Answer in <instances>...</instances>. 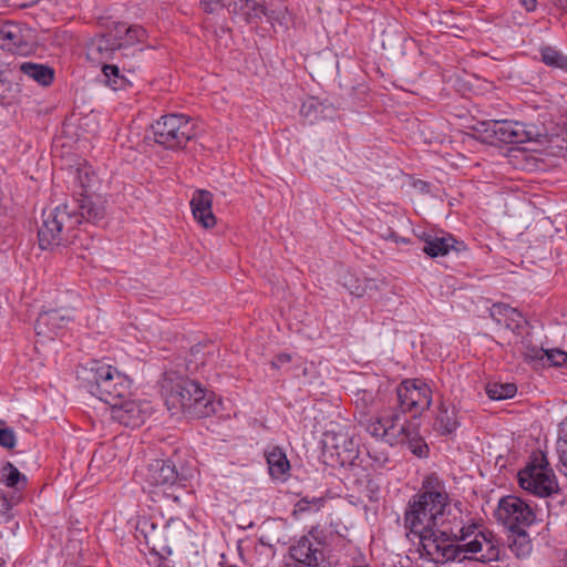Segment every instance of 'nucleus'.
<instances>
[{
	"mask_svg": "<svg viewBox=\"0 0 567 567\" xmlns=\"http://www.w3.org/2000/svg\"><path fill=\"white\" fill-rule=\"evenodd\" d=\"M86 372L85 381L90 393L106 404H114L130 395V380L116 368L102 362H93Z\"/></svg>",
	"mask_w": 567,
	"mask_h": 567,
	"instance_id": "nucleus-5",
	"label": "nucleus"
},
{
	"mask_svg": "<svg viewBox=\"0 0 567 567\" xmlns=\"http://www.w3.org/2000/svg\"><path fill=\"white\" fill-rule=\"evenodd\" d=\"M460 426L456 409L453 404L441 402L437 406L433 429L441 435H450Z\"/></svg>",
	"mask_w": 567,
	"mask_h": 567,
	"instance_id": "nucleus-19",
	"label": "nucleus"
},
{
	"mask_svg": "<svg viewBox=\"0 0 567 567\" xmlns=\"http://www.w3.org/2000/svg\"><path fill=\"white\" fill-rule=\"evenodd\" d=\"M291 360V357L287 353H280L278 354L272 361H271V365L275 368V369H278L281 364H285V363H288L290 362Z\"/></svg>",
	"mask_w": 567,
	"mask_h": 567,
	"instance_id": "nucleus-41",
	"label": "nucleus"
},
{
	"mask_svg": "<svg viewBox=\"0 0 567 567\" xmlns=\"http://www.w3.org/2000/svg\"><path fill=\"white\" fill-rule=\"evenodd\" d=\"M564 140L567 142V130L564 132Z\"/></svg>",
	"mask_w": 567,
	"mask_h": 567,
	"instance_id": "nucleus-45",
	"label": "nucleus"
},
{
	"mask_svg": "<svg viewBox=\"0 0 567 567\" xmlns=\"http://www.w3.org/2000/svg\"><path fill=\"white\" fill-rule=\"evenodd\" d=\"M73 175L74 184L81 189V195L87 194L95 187L99 182L92 166L86 162L79 164V166L74 169Z\"/></svg>",
	"mask_w": 567,
	"mask_h": 567,
	"instance_id": "nucleus-26",
	"label": "nucleus"
},
{
	"mask_svg": "<svg viewBox=\"0 0 567 567\" xmlns=\"http://www.w3.org/2000/svg\"><path fill=\"white\" fill-rule=\"evenodd\" d=\"M25 31L19 23L0 20V48L22 52L29 44Z\"/></svg>",
	"mask_w": 567,
	"mask_h": 567,
	"instance_id": "nucleus-15",
	"label": "nucleus"
},
{
	"mask_svg": "<svg viewBox=\"0 0 567 567\" xmlns=\"http://www.w3.org/2000/svg\"><path fill=\"white\" fill-rule=\"evenodd\" d=\"M213 195L208 190L198 189L193 194L190 207L194 218L206 229L216 225L212 210Z\"/></svg>",
	"mask_w": 567,
	"mask_h": 567,
	"instance_id": "nucleus-17",
	"label": "nucleus"
},
{
	"mask_svg": "<svg viewBox=\"0 0 567 567\" xmlns=\"http://www.w3.org/2000/svg\"><path fill=\"white\" fill-rule=\"evenodd\" d=\"M533 359H547L550 364L556 367L567 365V352L559 349L545 350L539 349L535 354L530 355Z\"/></svg>",
	"mask_w": 567,
	"mask_h": 567,
	"instance_id": "nucleus-34",
	"label": "nucleus"
},
{
	"mask_svg": "<svg viewBox=\"0 0 567 567\" xmlns=\"http://www.w3.org/2000/svg\"><path fill=\"white\" fill-rule=\"evenodd\" d=\"M513 535L509 537V549L518 558L523 559L532 554L533 546L532 540L525 529H516L512 532Z\"/></svg>",
	"mask_w": 567,
	"mask_h": 567,
	"instance_id": "nucleus-27",
	"label": "nucleus"
},
{
	"mask_svg": "<svg viewBox=\"0 0 567 567\" xmlns=\"http://www.w3.org/2000/svg\"><path fill=\"white\" fill-rule=\"evenodd\" d=\"M154 141L167 150L184 148L195 136V124L184 114H167L152 124Z\"/></svg>",
	"mask_w": 567,
	"mask_h": 567,
	"instance_id": "nucleus-8",
	"label": "nucleus"
},
{
	"mask_svg": "<svg viewBox=\"0 0 567 567\" xmlns=\"http://www.w3.org/2000/svg\"><path fill=\"white\" fill-rule=\"evenodd\" d=\"M486 126L485 132L494 136L497 141L507 144H522L532 138V133L526 130V125L516 121H489L483 123Z\"/></svg>",
	"mask_w": 567,
	"mask_h": 567,
	"instance_id": "nucleus-13",
	"label": "nucleus"
},
{
	"mask_svg": "<svg viewBox=\"0 0 567 567\" xmlns=\"http://www.w3.org/2000/svg\"><path fill=\"white\" fill-rule=\"evenodd\" d=\"M233 12L236 17L248 23L256 22L267 14L264 7L255 0H239L235 2Z\"/></svg>",
	"mask_w": 567,
	"mask_h": 567,
	"instance_id": "nucleus-25",
	"label": "nucleus"
},
{
	"mask_svg": "<svg viewBox=\"0 0 567 567\" xmlns=\"http://www.w3.org/2000/svg\"><path fill=\"white\" fill-rule=\"evenodd\" d=\"M19 70L42 85H49L53 81V71L47 65L31 62H23Z\"/></svg>",
	"mask_w": 567,
	"mask_h": 567,
	"instance_id": "nucleus-28",
	"label": "nucleus"
},
{
	"mask_svg": "<svg viewBox=\"0 0 567 567\" xmlns=\"http://www.w3.org/2000/svg\"><path fill=\"white\" fill-rule=\"evenodd\" d=\"M12 91L11 82L0 71V101H4Z\"/></svg>",
	"mask_w": 567,
	"mask_h": 567,
	"instance_id": "nucleus-38",
	"label": "nucleus"
},
{
	"mask_svg": "<svg viewBox=\"0 0 567 567\" xmlns=\"http://www.w3.org/2000/svg\"><path fill=\"white\" fill-rule=\"evenodd\" d=\"M225 0H200V7L205 12L213 13L223 8Z\"/></svg>",
	"mask_w": 567,
	"mask_h": 567,
	"instance_id": "nucleus-37",
	"label": "nucleus"
},
{
	"mask_svg": "<svg viewBox=\"0 0 567 567\" xmlns=\"http://www.w3.org/2000/svg\"><path fill=\"white\" fill-rule=\"evenodd\" d=\"M291 557L306 566L317 567L322 559L320 544L309 537H302L290 548Z\"/></svg>",
	"mask_w": 567,
	"mask_h": 567,
	"instance_id": "nucleus-18",
	"label": "nucleus"
},
{
	"mask_svg": "<svg viewBox=\"0 0 567 567\" xmlns=\"http://www.w3.org/2000/svg\"><path fill=\"white\" fill-rule=\"evenodd\" d=\"M148 526V522H143L142 524V527H141V530L144 533L145 532V527ZM150 526L152 527V532L151 534H146L145 533V539L147 543L150 542H154L156 539V533H155V525L153 523L150 524Z\"/></svg>",
	"mask_w": 567,
	"mask_h": 567,
	"instance_id": "nucleus-42",
	"label": "nucleus"
},
{
	"mask_svg": "<svg viewBox=\"0 0 567 567\" xmlns=\"http://www.w3.org/2000/svg\"><path fill=\"white\" fill-rule=\"evenodd\" d=\"M458 526L457 540L461 547V563L470 559L489 564L499 559V539L484 525L483 519L471 517L463 512L462 523Z\"/></svg>",
	"mask_w": 567,
	"mask_h": 567,
	"instance_id": "nucleus-4",
	"label": "nucleus"
},
{
	"mask_svg": "<svg viewBox=\"0 0 567 567\" xmlns=\"http://www.w3.org/2000/svg\"><path fill=\"white\" fill-rule=\"evenodd\" d=\"M463 504L452 502L445 484L435 474L426 475L421 489L409 502L404 526L419 539L442 525L458 526L463 518Z\"/></svg>",
	"mask_w": 567,
	"mask_h": 567,
	"instance_id": "nucleus-2",
	"label": "nucleus"
},
{
	"mask_svg": "<svg viewBox=\"0 0 567 567\" xmlns=\"http://www.w3.org/2000/svg\"><path fill=\"white\" fill-rule=\"evenodd\" d=\"M269 474L276 480H285L290 470L286 453L279 447H272L266 454Z\"/></svg>",
	"mask_w": 567,
	"mask_h": 567,
	"instance_id": "nucleus-23",
	"label": "nucleus"
},
{
	"mask_svg": "<svg viewBox=\"0 0 567 567\" xmlns=\"http://www.w3.org/2000/svg\"><path fill=\"white\" fill-rule=\"evenodd\" d=\"M143 475L150 487L185 486L189 477L188 473L178 472L175 464L165 460L150 463Z\"/></svg>",
	"mask_w": 567,
	"mask_h": 567,
	"instance_id": "nucleus-11",
	"label": "nucleus"
},
{
	"mask_svg": "<svg viewBox=\"0 0 567 567\" xmlns=\"http://www.w3.org/2000/svg\"><path fill=\"white\" fill-rule=\"evenodd\" d=\"M542 60L545 64L567 71V56L551 47L543 48Z\"/></svg>",
	"mask_w": 567,
	"mask_h": 567,
	"instance_id": "nucleus-32",
	"label": "nucleus"
},
{
	"mask_svg": "<svg viewBox=\"0 0 567 567\" xmlns=\"http://www.w3.org/2000/svg\"><path fill=\"white\" fill-rule=\"evenodd\" d=\"M1 482L8 487L20 489L25 486L27 478L12 463L8 462L1 468Z\"/></svg>",
	"mask_w": 567,
	"mask_h": 567,
	"instance_id": "nucleus-30",
	"label": "nucleus"
},
{
	"mask_svg": "<svg viewBox=\"0 0 567 567\" xmlns=\"http://www.w3.org/2000/svg\"><path fill=\"white\" fill-rule=\"evenodd\" d=\"M460 526L442 525L419 539L421 556L436 565L461 563Z\"/></svg>",
	"mask_w": 567,
	"mask_h": 567,
	"instance_id": "nucleus-7",
	"label": "nucleus"
},
{
	"mask_svg": "<svg viewBox=\"0 0 567 567\" xmlns=\"http://www.w3.org/2000/svg\"><path fill=\"white\" fill-rule=\"evenodd\" d=\"M73 319L72 315L68 310H48L39 315L34 329L37 334L45 336L51 338L52 333H55L59 329H62L69 324Z\"/></svg>",
	"mask_w": 567,
	"mask_h": 567,
	"instance_id": "nucleus-16",
	"label": "nucleus"
},
{
	"mask_svg": "<svg viewBox=\"0 0 567 567\" xmlns=\"http://www.w3.org/2000/svg\"><path fill=\"white\" fill-rule=\"evenodd\" d=\"M517 476L519 486L538 497H548L559 491L556 475L543 453L534 455Z\"/></svg>",
	"mask_w": 567,
	"mask_h": 567,
	"instance_id": "nucleus-9",
	"label": "nucleus"
},
{
	"mask_svg": "<svg viewBox=\"0 0 567 567\" xmlns=\"http://www.w3.org/2000/svg\"><path fill=\"white\" fill-rule=\"evenodd\" d=\"M341 285L354 297L361 298L369 291L378 290V284L374 279L360 277L351 271H346L341 276Z\"/></svg>",
	"mask_w": 567,
	"mask_h": 567,
	"instance_id": "nucleus-22",
	"label": "nucleus"
},
{
	"mask_svg": "<svg viewBox=\"0 0 567 567\" xmlns=\"http://www.w3.org/2000/svg\"><path fill=\"white\" fill-rule=\"evenodd\" d=\"M522 6L527 11H533L536 8L537 0H519Z\"/></svg>",
	"mask_w": 567,
	"mask_h": 567,
	"instance_id": "nucleus-44",
	"label": "nucleus"
},
{
	"mask_svg": "<svg viewBox=\"0 0 567 567\" xmlns=\"http://www.w3.org/2000/svg\"><path fill=\"white\" fill-rule=\"evenodd\" d=\"M104 75L110 80L111 78H118L120 70L116 65L104 64L102 68Z\"/></svg>",
	"mask_w": 567,
	"mask_h": 567,
	"instance_id": "nucleus-39",
	"label": "nucleus"
},
{
	"mask_svg": "<svg viewBox=\"0 0 567 567\" xmlns=\"http://www.w3.org/2000/svg\"><path fill=\"white\" fill-rule=\"evenodd\" d=\"M79 225L80 217L72 215L66 205L44 212L43 221L38 231L40 248L52 250L71 244L76 237L74 230Z\"/></svg>",
	"mask_w": 567,
	"mask_h": 567,
	"instance_id": "nucleus-6",
	"label": "nucleus"
},
{
	"mask_svg": "<svg viewBox=\"0 0 567 567\" xmlns=\"http://www.w3.org/2000/svg\"><path fill=\"white\" fill-rule=\"evenodd\" d=\"M124 47L114 30L110 33L100 34L93 38L87 44V58L93 62L102 63L112 58L114 51Z\"/></svg>",
	"mask_w": 567,
	"mask_h": 567,
	"instance_id": "nucleus-14",
	"label": "nucleus"
},
{
	"mask_svg": "<svg viewBox=\"0 0 567 567\" xmlns=\"http://www.w3.org/2000/svg\"><path fill=\"white\" fill-rule=\"evenodd\" d=\"M109 405L111 406L113 420L132 427L142 425L151 411L148 402H140L126 398Z\"/></svg>",
	"mask_w": 567,
	"mask_h": 567,
	"instance_id": "nucleus-12",
	"label": "nucleus"
},
{
	"mask_svg": "<svg viewBox=\"0 0 567 567\" xmlns=\"http://www.w3.org/2000/svg\"><path fill=\"white\" fill-rule=\"evenodd\" d=\"M423 251L430 257L446 256L455 248L456 240L446 234H427L423 238Z\"/></svg>",
	"mask_w": 567,
	"mask_h": 567,
	"instance_id": "nucleus-21",
	"label": "nucleus"
},
{
	"mask_svg": "<svg viewBox=\"0 0 567 567\" xmlns=\"http://www.w3.org/2000/svg\"><path fill=\"white\" fill-rule=\"evenodd\" d=\"M396 395L398 406L380 412L367 423L365 430L391 446L405 445L413 454L426 456L429 447L420 436L417 425L408 421L404 413L410 412L414 417L422 414L431 405L432 391L423 380L406 379L398 386Z\"/></svg>",
	"mask_w": 567,
	"mask_h": 567,
	"instance_id": "nucleus-1",
	"label": "nucleus"
},
{
	"mask_svg": "<svg viewBox=\"0 0 567 567\" xmlns=\"http://www.w3.org/2000/svg\"><path fill=\"white\" fill-rule=\"evenodd\" d=\"M323 504L324 499L322 497L305 496L295 504L292 514L297 516L305 513H316L323 507Z\"/></svg>",
	"mask_w": 567,
	"mask_h": 567,
	"instance_id": "nucleus-33",
	"label": "nucleus"
},
{
	"mask_svg": "<svg viewBox=\"0 0 567 567\" xmlns=\"http://www.w3.org/2000/svg\"><path fill=\"white\" fill-rule=\"evenodd\" d=\"M113 30L124 47L142 42L146 38V30L141 25L126 27L124 23H117Z\"/></svg>",
	"mask_w": 567,
	"mask_h": 567,
	"instance_id": "nucleus-29",
	"label": "nucleus"
},
{
	"mask_svg": "<svg viewBox=\"0 0 567 567\" xmlns=\"http://www.w3.org/2000/svg\"><path fill=\"white\" fill-rule=\"evenodd\" d=\"M162 390L165 404L172 415H184L190 419L209 417L218 411L220 405L213 392L204 389L198 382L174 372L165 373Z\"/></svg>",
	"mask_w": 567,
	"mask_h": 567,
	"instance_id": "nucleus-3",
	"label": "nucleus"
},
{
	"mask_svg": "<svg viewBox=\"0 0 567 567\" xmlns=\"http://www.w3.org/2000/svg\"><path fill=\"white\" fill-rule=\"evenodd\" d=\"M517 392L514 383H488L486 385V393L492 400H506L513 398Z\"/></svg>",
	"mask_w": 567,
	"mask_h": 567,
	"instance_id": "nucleus-31",
	"label": "nucleus"
},
{
	"mask_svg": "<svg viewBox=\"0 0 567 567\" xmlns=\"http://www.w3.org/2000/svg\"><path fill=\"white\" fill-rule=\"evenodd\" d=\"M4 423L0 421V446L12 449L16 445V435L12 429L2 427Z\"/></svg>",
	"mask_w": 567,
	"mask_h": 567,
	"instance_id": "nucleus-36",
	"label": "nucleus"
},
{
	"mask_svg": "<svg viewBox=\"0 0 567 567\" xmlns=\"http://www.w3.org/2000/svg\"><path fill=\"white\" fill-rule=\"evenodd\" d=\"M319 109L320 104L315 99H308L301 104L300 114L303 117L313 121L318 117Z\"/></svg>",
	"mask_w": 567,
	"mask_h": 567,
	"instance_id": "nucleus-35",
	"label": "nucleus"
},
{
	"mask_svg": "<svg viewBox=\"0 0 567 567\" xmlns=\"http://www.w3.org/2000/svg\"><path fill=\"white\" fill-rule=\"evenodd\" d=\"M495 517L511 532H516V529H525L530 526L536 519V514L532 506L520 497L507 495L499 499Z\"/></svg>",
	"mask_w": 567,
	"mask_h": 567,
	"instance_id": "nucleus-10",
	"label": "nucleus"
},
{
	"mask_svg": "<svg viewBox=\"0 0 567 567\" xmlns=\"http://www.w3.org/2000/svg\"><path fill=\"white\" fill-rule=\"evenodd\" d=\"M491 316L498 324L512 330L519 327L523 320V316L516 309L504 303L493 305Z\"/></svg>",
	"mask_w": 567,
	"mask_h": 567,
	"instance_id": "nucleus-24",
	"label": "nucleus"
},
{
	"mask_svg": "<svg viewBox=\"0 0 567 567\" xmlns=\"http://www.w3.org/2000/svg\"><path fill=\"white\" fill-rule=\"evenodd\" d=\"M13 506V502L8 499L6 496H2V503L0 507L1 515L6 516L7 519H10V511Z\"/></svg>",
	"mask_w": 567,
	"mask_h": 567,
	"instance_id": "nucleus-40",
	"label": "nucleus"
},
{
	"mask_svg": "<svg viewBox=\"0 0 567 567\" xmlns=\"http://www.w3.org/2000/svg\"><path fill=\"white\" fill-rule=\"evenodd\" d=\"M82 198L79 200V212H72V215L80 217V224L82 219L90 223H99L105 215L104 203L100 198H94L87 194H82Z\"/></svg>",
	"mask_w": 567,
	"mask_h": 567,
	"instance_id": "nucleus-20",
	"label": "nucleus"
},
{
	"mask_svg": "<svg viewBox=\"0 0 567 567\" xmlns=\"http://www.w3.org/2000/svg\"><path fill=\"white\" fill-rule=\"evenodd\" d=\"M341 437L343 439V442L346 443L347 436L346 435H341Z\"/></svg>",
	"mask_w": 567,
	"mask_h": 567,
	"instance_id": "nucleus-46",
	"label": "nucleus"
},
{
	"mask_svg": "<svg viewBox=\"0 0 567 567\" xmlns=\"http://www.w3.org/2000/svg\"><path fill=\"white\" fill-rule=\"evenodd\" d=\"M558 453L560 462L567 467V441L559 444Z\"/></svg>",
	"mask_w": 567,
	"mask_h": 567,
	"instance_id": "nucleus-43",
	"label": "nucleus"
}]
</instances>
